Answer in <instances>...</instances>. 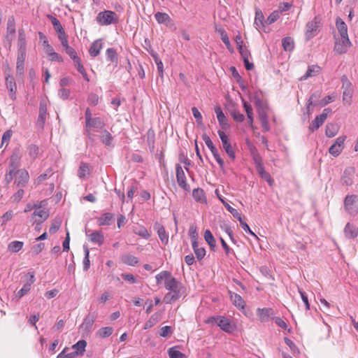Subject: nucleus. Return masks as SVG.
<instances>
[{
    "instance_id": "f257e3e1",
    "label": "nucleus",
    "mask_w": 358,
    "mask_h": 358,
    "mask_svg": "<svg viewBox=\"0 0 358 358\" xmlns=\"http://www.w3.org/2000/svg\"><path fill=\"white\" fill-rule=\"evenodd\" d=\"M165 287L170 291L164 297V301L166 303H171L180 298V289L182 285L176 278H170L165 282Z\"/></svg>"
},
{
    "instance_id": "f03ea898",
    "label": "nucleus",
    "mask_w": 358,
    "mask_h": 358,
    "mask_svg": "<svg viewBox=\"0 0 358 358\" xmlns=\"http://www.w3.org/2000/svg\"><path fill=\"white\" fill-rule=\"evenodd\" d=\"M208 324L215 323L222 331L227 333H231L236 329V326L233 324L229 319L224 316H213L206 320Z\"/></svg>"
},
{
    "instance_id": "7ed1b4c3",
    "label": "nucleus",
    "mask_w": 358,
    "mask_h": 358,
    "mask_svg": "<svg viewBox=\"0 0 358 358\" xmlns=\"http://www.w3.org/2000/svg\"><path fill=\"white\" fill-rule=\"evenodd\" d=\"M96 20L101 25H109L117 23L118 18L115 12L112 10H104L98 13Z\"/></svg>"
},
{
    "instance_id": "20e7f679",
    "label": "nucleus",
    "mask_w": 358,
    "mask_h": 358,
    "mask_svg": "<svg viewBox=\"0 0 358 358\" xmlns=\"http://www.w3.org/2000/svg\"><path fill=\"white\" fill-rule=\"evenodd\" d=\"M105 124L100 117H93L88 122H85V134L87 136L90 141H94V135L92 134L91 128L102 129Z\"/></svg>"
},
{
    "instance_id": "39448f33",
    "label": "nucleus",
    "mask_w": 358,
    "mask_h": 358,
    "mask_svg": "<svg viewBox=\"0 0 358 358\" xmlns=\"http://www.w3.org/2000/svg\"><path fill=\"white\" fill-rule=\"evenodd\" d=\"M344 207L349 214L357 215L358 213V196L347 195L344 200Z\"/></svg>"
},
{
    "instance_id": "423d86ee",
    "label": "nucleus",
    "mask_w": 358,
    "mask_h": 358,
    "mask_svg": "<svg viewBox=\"0 0 358 358\" xmlns=\"http://www.w3.org/2000/svg\"><path fill=\"white\" fill-rule=\"evenodd\" d=\"M22 157V150L19 147L13 149L12 154L9 159L8 168L13 171H17L21 166V159Z\"/></svg>"
},
{
    "instance_id": "0eeeda50",
    "label": "nucleus",
    "mask_w": 358,
    "mask_h": 358,
    "mask_svg": "<svg viewBox=\"0 0 358 358\" xmlns=\"http://www.w3.org/2000/svg\"><path fill=\"white\" fill-rule=\"evenodd\" d=\"M29 180V175L25 169H20L16 171L15 173L14 184L17 187L24 188L27 186Z\"/></svg>"
},
{
    "instance_id": "6e6552de",
    "label": "nucleus",
    "mask_w": 358,
    "mask_h": 358,
    "mask_svg": "<svg viewBox=\"0 0 358 358\" xmlns=\"http://www.w3.org/2000/svg\"><path fill=\"white\" fill-rule=\"evenodd\" d=\"M321 22V17L317 15L315 16L313 20L308 22L306 24V40H310L317 35L318 24Z\"/></svg>"
},
{
    "instance_id": "1a4fd4ad",
    "label": "nucleus",
    "mask_w": 358,
    "mask_h": 358,
    "mask_svg": "<svg viewBox=\"0 0 358 358\" xmlns=\"http://www.w3.org/2000/svg\"><path fill=\"white\" fill-rule=\"evenodd\" d=\"M155 18L159 24H164L166 27L175 30L176 29L173 20L166 13L157 12Z\"/></svg>"
},
{
    "instance_id": "9d476101",
    "label": "nucleus",
    "mask_w": 358,
    "mask_h": 358,
    "mask_svg": "<svg viewBox=\"0 0 358 358\" xmlns=\"http://www.w3.org/2000/svg\"><path fill=\"white\" fill-rule=\"evenodd\" d=\"M217 133L221 139L223 148L225 150L226 153L231 159H234L236 157L235 152L231 145V143L229 141L227 136L225 134L224 131L221 130H219Z\"/></svg>"
},
{
    "instance_id": "9b49d317",
    "label": "nucleus",
    "mask_w": 358,
    "mask_h": 358,
    "mask_svg": "<svg viewBox=\"0 0 358 358\" xmlns=\"http://www.w3.org/2000/svg\"><path fill=\"white\" fill-rule=\"evenodd\" d=\"M176 180L178 184V186L185 191H189L190 187L189 185L187 183L186 176L185 172L180 166V164H177L176 165Z\"/></svg>"
},
{
    "instance_id": "f8f14e48",
    "label": "nucleus",
    "mask_w": 358,
    "mask_h": 358,
    "mask_svg": "<svg viewBox=\"0 0 358 358\" xmlns=\"http://www.w3.org/2000/svg\"><path fill=\"white\" fill-rule=\"evenodd\" d=\"M352 45L349 37L341 38V40H336L334 45V51L339 55L345 53L348 49Z\"/></svg>"
},
{
    "instance_id": "ddd939ff",
    "label": "nucleus",
    "mask_w": 358,
    "mask_h": 358,
    "mask_svg": "<svg viewBox=\"0 0 358 358\" xmlns=\"http://www.w3.org/2000/svg\"><path fill=\"white\" fill-rule=\"evenodd\" d=\"M355 169L352 167L346 168L341 176V181L343 185L350 186L353 183Z\"/></svg>"
},
{
    "instance_id": "4468645a",
    "label": "nucleus",
    "mask_w": 358,
    "mask_h": 358,
    "mask_svg": "<svg viewBox=\"0 0 358 358\" xmlns=\"http://www.w3.org/2000/svg\"><path fill=\"white\" fill-rule=\"evenodd\" d=\"M238 50L243 60L245 69L248 71L252 70L254 68V64L249 62V57L251 55L250 51L245 47H243V46L238 47Z\"/></svg>"
},
{
    "instance_id": "2eb2a0df",
    "label": "nucleus",
    "mask_w": 358,
    "mask_h": 358,
    "mask_svg": "<svg viewBox=\"0 0 358 358\" xmlns=\"http://www.w3.org/2000/svg\"><path fill=\"white\" fill-rule=\"evenodd\" d=\"M257 315L262 322H267L274 315V311L271 308H258Z\"/></svg>"
},
{
    "instance_id": "dca6fc26",
    "label": "nucleus",
    "mask_w": 358,
    "mask_h": 358,
    "mask_svg": "<svg viewBox=\"0 0 358 358\" xmlns=\"http://www.w3.org/2000/svg\"><path fill=\"white\" fill-rule=\"evenodd\" d=\"M6 85L9 91L10 99L14 100L15 99L17 86L14 78L8 73L6 76Z\"/></svg>"
},
{
    "instance_id": "f3484780",
    "label": "nucleus",
    "mask_w": 358,
    "mask_h": 358,
    "mask_svg": "<svg viewBox=\"0 0 358 358\" xmlns=\"http://www.w3.org/2000/svg\"><path fill=\"white\" fill-rule=\"evenodd\" d=\"M256 169L258 174L260 177L266 180L269 185H272L273 183V180L272 179L271 175L265 171L264 167L260 162H256Z\"/></svg>"
},
{
    "instance_id": "a211bd4d",
    "label": "nucleus",
    "mask_w": 358,
    "mask_h": 358,
    "mask_svg": "<svg viewBox=\"0 0 358 358\" xmlns=\"http://www.w3.org/2000/svg\"><path fill=\"white\" fill-rule=\"evenodd\" d=\"M154 229L157 231L161 241L164 244H167L169 241V235L166 232L164 226L159 222H156L154 224Z\"/></svg>"
},
{
    "instance_id": "6ab92c4d",
    "label": "nucleus",
    "mask_w": 358,
    "mask_h": 358,
    "mask_svg": "<svg viewBox=\"0 0 358 358\" xmlns=\"http://www.w3.org/2000/svg\"><path fill=\"white\" fill-rule=\"evenodd\" d=\"M90 232L87 231L86 235L89 237V240L94 243L97 244L98 245H101L104 242V236L103 233L100 231H95L92 232L91 234H88Z\"/></svg>"
},
{
    "instance_id": "aec40b11",
    "label": "nucleus",
    "mask_w": 358,
    "mask_h": 358,
    "mask_svg": "<svg viewBox=\"0 0 358 358\" xmlns=\"http://www.w3.org/2000/svg\"><path fill=\"white\" fill-rule=\"evenodd\" d=\"M321 72V68L317 65H311L308 67L306 73L301 77L300 80H305L309 78L315 77Z\"/></svg>"
},
{
    "instance_id": "412c9836",
    "label": "nucleus",
    "mask_w": 358,
    "mask_h": 358,
    "mask_svg": "<svg viewBox=\"0 0 358 358\" xmlns=\"http://www.w3.org/2000/svg\"><path fill=\"white\" fill-rule=\"evenodd\" d=\"M215 112L217 115V118L221 127L223 129L229 128V124L227 122V119L225 117L224 113L222 112L221 108L220 106L215 107Z\"/></svg>"
},
{
    "instance_id": "4be33fe9",
    "label": "nucleus",
    "mask_w": 358,
    "mask_h": 358,
    "mask_svg": "<svg viewBox=\"0 0 358 358\" xmlns=\"http://www.w3.org/2000/svg\"><path fill=\"white\" fill-rule=\"evenodd\" d=\"M336 26L341 38L348 37V27L345 22L341 18H336Z\"/></svg>"
},
{
    "instance_id": "5701e85b",
    "label": "nucleus",
    "mask_w": 358,
    "mask_h": 358,
    "mask_svg": "<svg viewBox=\"0 0 358 358\" xmlns=\"http://www.w3.org/2000/svg\"><path fill=\"white\" fill-rule=\"evenodd\" d=\"M103 43L101 40H96L94 41L90 48L89 53L90 56L95 57L98 56L100 53L101 50L102 49Z\"/></svg>"
},
{
    "instance_id": "b1692460",
    "label": "nucleus",
    "mask_w": 358,
    "mask_h": 358,
    "mask_svg": "<svg viewBox=\"0 0 358 358\" xmlns=\"http://www.w3.org/2000/svg\"><path fill=\"white\" fill-rule=\"evenodd\" d=\"M229 293L233 304L238 308L243 309L245 306V302L242 299V297L238 294H232L231 292Z\"/></svg>"
},
{
    "instance_id": "393cba45",
    "label": "nucleus",
    "mask_w": 358,
    "mask_h": 358,
    "mask_svg": "<svg viewBox=\"0 0 358 358\" xmlns=\"http://www.w3.org/2000/svg\"><path fill=\"white\" fill-rule=\"evenodd\" d=\"M101 142L106 145L108 147H113V136L109 133V131L106 129H104L101 131Z\"/></svg>"
},
{
    "instance_id": "a878e982",
    "label": "nucleus",
    "mask_w": 358,
    "mask_h": 358,
    "mask_svg": "<svg viewBox=\"0 0 358 358\" xmlns=\"http://www.w3.org/2000/svg\"><path fill=\"white\" fill-rule=\"evenodd\" d=\"M344 234L348 238H354L358 234V229L355 226L348 223L344 229Z\"/></svg>"
},
{
    "instance_id": "bb28decb",
    "label": "nucleus",
    "mask_w": 358,
    "mask_h": 358,
    "mask_svg": "<svg viewBox=\"0 0 358 358\" xmlns=\"http://www.w3.org/2000/svg\"><path fill=\"white\" fill-rule=\"evenodd\" d=\"M87 342L85 340H80L76 344L72 345L74 352H78V356L83 355L85 351Z\"/></svg>"
},
{
    "instance_id": "cd10ccee",
    "label": "nucleus",
    "mask_w": 358,
    "mask_h": 358,
    "mask_svg": "<svg viewBox=\"0 0 358 358\" xmlns=\"http://www.w3.org/2000/svg\"><path fill=\"white\" fill-rule=\"evenodd\" d=\"M33 216H37L39 217L38 220H36V222L38 224H40L48 217L49 214L48 211L38 208L34 210Z\"/></svg>"
},
{
    "instance_id": "c85d7f7f",
    "label": "nucleus",
    "mask_w": 358,
    "mask_h": 358,
    "mask_svg": "<svg viewBox=\"0 0 358 358\" xmlns=\"http://www.w3.org/2000/svg\"><path fill=\"white\" fill-rule=\"evenodd\" d=\"M259 120L264 131H267L269 130L268 121L267 118V114L265 110L258 112Z\"/></svg>"
},
{
    "instance_id": "c756f323",
    "label": "nucleus",
    "mask_w": 358,
    "mask_h": 358,
    "mask_svg": "<svg viewBox=\"0 0 358 358\" xmlns=\"http://www.w3.org/2000/svg\"><path fill=\"white\" fill-rule=\"evenodd\" d=\"M122 262L129 266H135L138 264V258L132 255L126 254L122 256Z\"/></svg>"
},
{
    "instance_id": "7c9ffc66",
    "label": "nucleus",
    "mask_w": 358,
    "mask_h": 358,
    "mask_svg": "<svg viewBox=\"0 0 358 358\" xmlns=\"http://www.w3.org/2000/svg\"><path fill=\"white\" fill-rule=\"evenodd\" d=\"M113 332V328L111 327H102L96 332V336L101 338L109 337Z\"/></svg>"
},
{
    "instance_id": "2f4dec72",
    "label": "nucleus",
    "mask_w": 358,
    "mask_h": 358,
    "mask_svg": "<svg viewBox=\"0 0 358 358\" xmlns=\"http://www.w3.org/2000/svg\"><path fill=\"white\" fill-rule=\"evenodd\" d=\"M264 17L260 10H257L255 13V24L259 29L265 27Z\"/></svg>"
},
{
    "instance_id": "473e14b6",
    "label": "nucleus",
    "mask_w": 358,
    "mask_h": 358,
    "mask_svg": "<svg viewBox=\"0 0 358 358\" xmlns=\"http://www.w3.org/2000/svg\"><path fill=\"white\" fill-rule=\"evenodd\" d=\"M27 152L32 160H35L39 155V148L35 144H30L27 146Z\"/></svg>"
},
{
    "instance_id": "72a5a7b5",
    "label": "nucleus",
    "mask_w": 358,
    "mask_h": 358,
    "mask_svg": "<svg viewBox=\"0 0 358 358\" xmlns=\"http://www.w3.org/2000/svg\"><path fill=\"white\" fill-rule=\"evenodd\" d=\"M23 242L18 241H14L10 242L8 245V250L10 252H17L20 251L22 247H23Z\"/></svg>"
},
{
    "instance_id": "f704fd0d",
    "label": "nucleus",
    "mask_w": 358,
    "mask_h": 358,
    "mask_svg": "<svg viewBox=\"0 0 358 358\" xmlns=\"http://www.w3.org/2000/svg\"><path fill=\"white\" fill-rule=\"evenodd\" d=\"M18 50H26V36L23 29L18 31Z\"/></svg>"
},
{
    "instance_id": "c9c22d12",
    "label": "nucleus",
    "mask_w": 358,
    "mask_h": 358,
    "mask_svg": "<svg viewBox=\"0 0 358 358\" xmlns=\"http://www.w3.org/2000/svg\"><path fill=\"white\" fill-rule=\"evenodd\" d=\"M90 174V167L87 163L81 162L78 171V176L80 178H85Z\"/></svg>"
},
{
    "instance_id": "e433bc0d",
    "label": "nucleus",
    "mask_w": 358,
    "mask_h": 358,
    "mask_svg": "<svg viewBox=\"0 0 358 358\" xmlns=\"http://www.w3.org/2000/svg\"><path fill=\"white\" fill-rule=\"evenodd\" d=\"M159 320H160L159 315L158 313L153 314L152 315H151L150 319L145 322V326H144V329H150V328L152 327Z\"/></svg>"
},
{
    "instance_id": "4c0bfd02",
    "label": "nucleus",
    "mask_w": 358,
    "mask_h": 358,
    "mask_svg": "<svg viewBox=\"0 0 358 358\" xmlns=\"http://www.w3.org/2000/svg\"><path fill=\"white\" fill-rule=\"evenodd\" d=\"M192 196L195 201L199 202H203L206 201L204 192L201 188L194 189L192 192Z\"/></svg>"
},
{
    "instance_id": "58836bf2",
    "label": "nucleus",
    "mask_w": 358,
    "mask_h": 358,
    "mask_svg": "<svg viewBox=\"0 0 358 358\" xmlns=\"http://www.w3.org/2000/svg\"><path fill=\"white\" fill-rule=\"evenodd\" d=\"M219 199L222 201V203L224 204V207L227 208V210L232 214V215L236 218L240 219L241 217V214L238 212V210L234 208H232L227 202H226L222 197L218 196Z\"/></svg>"
},
{
    "instance_id": "ea45409f",
    "label": "nucleus",
    "mask_w": 358,
    "mask_h": 358,
    "mask_svg": "<svg viewBox=\"0 0 358 358\" xmlns=\"http://www.w3.org/2000/svg\"><path fill=\"white\" fill-rule=\"evenodd\" d=\"M113 218V214L110 213H106L99 219V224L100 226L110 225V221Z\"/></svg>"
},
{
    "instance_id": "a19ab883",
    "label": "nucleus",
    "mask_w": 358,
    "mask_h": 358,
    "mask_svg": "<svg viewBox=\"0 0 358 358\" xmlns=\"http://www.w3.org/2000/svg\"><path fill=\"white\" fill-rule=\"evenodd\" d=\"M282 45L285 51H292L294 48V41L291 37H285L282 41Z\"/></svg>"
},
{
    "instance_id": "79ce46f5",
    "label": "nucleus",
    "mask_w": 358,
    "mask_h": 358,
    "mask_svg": "<svg viewBox=\"0 0 358 358\" xmlns=\"http://www.w3.org/2000/svg\"><path fill=\"white\" fill-rule=\"evenodd\" d=\"M49 18L51 20V22L54 27L55 30L58 33V35L65 32L59 20L57 18L52 15L49 16Z\"/></svg>"
},
{
    "instance_id": "37998d69",
    "label": "nucleus",
    "mask_w": 358,
    "mask_h": 358,
    "mask_svg": "<svg viewBox=\"0 0 358 358\" xmlns=\"http://www.w3.org/2000/svg\"><path fill=\"white\" fill-rule=\"evenodd\" d=\"M253 101H254L255 107L257 108V112H259V110H265L264 103L257 92L255 93V94L253 96Z\"/></svg>"
},
{
    "instance_id": "c03bdc74",
    "label": "nucleus",
    "mask_w": 358,
    "mask_h": 358,
    "mask_svg": "<svg viewBox=\"0 0 358 358\" xmlns=\"http://www.w3.org/2000/svg\"><path fill=\"white\" fill-rule=\"evenodd\" d=\"M6 33L15 34V21L13 15H10L8 18Z\"/></svg>"
},
{
    "instance_id": "a18cd8bd",
    "label": "nucleus",
    "mask_w": 358,
    "mask_h": 358,
    "mask_svg": "<svg viewBox=\"0 0 358 358\" xmlns=\"http://www.w3.org/2000/svg\"><path fill=\"white\" fill-rule=\"evenodd\" d=\"M107 59L112 63L117 62V54L116 50L113 48H109L106 50Z\"/></svg>"
},
{
    "instance_id": "49530a36",
    "label": "nucleus",
    "mask_w": 358,
    "mask_h": 358,
    "mask_svg": "<svg viewBox=\"0 0 358 358\" xmlns=\"http://www.w3.org/2000/svg\"><path fill=\"white\" fill-rule=\"evenodd\" d=\"M156 281L157 284H159L162 280H166V282L168 281L170 278H173V277H171V272L168 271H164L160 272L156 275Z\"/></svg>"
},
{
    "instance_id": "de8ad7c7",
    "label": "nucleus",
    "mask_w": 358,
    "mask_h": 358,
    "mask_svg": "<svg viewBox=\"0 0 358 358\" xmlns=\"http://www.w3.org/2000/svg\"><path fill=\"white\" fill-rule=\"evenodd\" d=\"M168 354L170 358H186L185 355L177 350L176 347L169 348Z\"/></svg>"
},
{
    "instance_id": "09e8293b",
    "label": "nucleus",
    "mask_w": 358,
    "mask_h": 358,
    "mask_svg": "<svg viewBox=\"0 0 358 358\" xmlns=\"http://www.w3.org/2000/svg\"><path fill=\"white\" fill-rule=\"evenodd\" d=\"M84 252H85V257L83 259V270L87 271L90 266V251L87 246H83Z\"/></svg>"
},
{
    "instance_id": "8fccbe9b",
    "label": "nucleus",
    "mask_w": 358,
    "mask_h": 358,
    "mask_svg": "<svg viewBox=\"0 0 358 358\" xmlns=\"http://www.w3.org/2000/svg\"><path fill=\"white\" fill-rule=\"evenodd\" d=\"M202 139L205 142L206 146L210 149L212 154L218 151L208 135L203 134Z\"/></svg>"
},
{
    "instance_id": "3c124183",
    "label": "nucleus",
    "mask_w": 358,
    "mask_h": 358,
    "mask_svg": "<svg viewBox=\"0 0 358 358\" xmlns=\"http://www.w3.org/2000/svg\"><path fill=\"white\" fill-rule=\"evenodd\" d=\"M134 232L136 235H138L139 236H141L146 239H148L150 236V234L148 233L147 229L144 227H139L135 228L134 229Z\"/></svg>"
},
{
    "instance_id": "603ef678",
    "label": "nucleus",
    "mask_w": 358,
    "mask_h": 358,
    "mask_svg": "<svg viewBox=\"0 0 358 358\" xmlns=\"http://www.w3.org/2000/svg\"><path fill=\"white\" fill-rule=\"evenodd\" d=\"M230 115L232 116L234 120L237 122H242L245 120V116L243 114L241 113L236 109H232L229 111Z\"/></svg>"
},
{
    "instance_id": "864d4df0",
    "label": "nucleus",
    "mask_w": 358,
    "mask_h": 358,
    "mask_svg": "<svg viewBox=\"0 0 358 358\" xmlns=\"http://www.w3.org/2000/svg\"><path fill=\"white\" fill-rule=\"evenodd\" d=\"M352 96V89H345L343 92V101L345 104L350 105L351 103V98Z\"/></svg>"
},
{
    "instance_id": "5fc2aeb1",
    "label": "nucleus",
    "mask_w": 358,
    "mask_h": 358,
    "mask_svg": "<svg viewBox=\"0 0 358 358\" xmlns=\"http://www.w3.org/2000/svg\"><path fill=\"white\" fill-rule=\"evenodd\" d=\"M75 66L76 67L77 69V71L81 73V75L83 76V78L87 81V82H89L90 81V78L85 70V68L83 66V65L81 64V62L80 60L77 62L76 63L74 64Z\"/></svg>"
},
{
    "instance_id": "6e6d98bb",
    "label": "nucleus",
    "mask_w": 358,
    "mask_h": 358,
    "mask_svg": "<svg viewBox=\"0 0 358 358\" xmlns=\"http://www.w3.org/2000/svg\"><path fill=\"white\" fill-rule=\"evenodd\" d=\"M280 17V12L275 10L270 14L267 19L264 21L266 24H271L275 22Z\"/></svg>"
},
{
    "instance_id": "4d7b16f0",
    "label": "nucleus",
    "mask_w": 358,
    "mask_h": 358,
    "mask_svg": "<svg viewBox=\"0 0 358 358\" xmlns=\"http://www.w3.org/2000/svg\"><path fill=\"white\" fill-rule=\"evenodd\" d=\"M64 50L66 53L73 59L74 64L80 60L76 51L72 47L69 46Z\"/></svg>"
},
{
    "instance_id": "13d9d810",
    "label": "nucleus",
    "mask_w": 358,
    "mask_h": 358,
    "mask_svg": "<svg viewBox=\"0 0 358 358\" xmlns=\"http://www.w3.org/2000/svg\"><path fill=\"white\" fill-rule=\"evenodd\" d=\"M147 136H148V139H147L148 144L150 146L151 151H153L155 149V148H154V143H155L154 131L152 129H149L148 131Z\"/></svg>"
},
{
    "instance_id": "bf43d9fd",
    "label": "nucleus",
    "mask_w": 358,
    "mask_h": 358,
    "mask_svg": "<svg viewBox=\"0 0 358 358\" xmlns=\"http://www.w3.org/2000/svg\"><path fill=\"white\" fill-rule=\"evenodd\" d=\"M47 114V108L46 106L42 103H40L39 107V115H38V121H41V122H44L45 120V117Z\"/></svg>"
},
{
    "instance_id": "052dcab7",
    "label": "nucleus",
    "mask_w": 358,
    "mask_h": 358,
    "mask_svg": "<svg viewBox=\"0 0 358 358\" xmlns=\"http://www.w3.org/2000/svg\"><path fill=\"white\" fill-rule=\"evenodd\" d=\"M13 216V212L12 210H8L6 212L0 219V223L1 225H5L7 222L10 220Z\"/></svg>"
},
{
    "instance_id": "680f3d73",
    "label": "nucleus",
    "mask_w": 358,
    "mask_h": 358,
    "mask_svg": "<svg viewBox=\"0 0 358 358\" xmlns=\"http://www.w3.org/2000/svg\"><path fill=\"white\" fill-rule=\"evenodd\" d=\"M230 71L232 74V76L236 80L237 83L240 84L241 87L243 89L244 86L242 85L243 80L240 74L238 73V71L236 70V67L231 66L230 67Z\"/></svg>"
},
{
    "instance_id": "e2e57ef3",
    "label": "nucleus",
    "mask_w": 358,
    "mask_h": 358,
    "mask_svg": "<svg viewBox=\"0 0 358 358\" xmlns=\"http://www.w3.org/2000/svg\"><path fill=\"white\" fill-rule=\"evenodd\" d=\"M30 289L31 286H29V284L25 283L23 285L22 288L17 292V293L16 294V296L18 297L19 299L22 298L30 291Z\"/></svg>"
},
{
    "instance_id": "0e129e2a",
    "label": "nucleus",
    "mask_w": 358,
    "mask_h": 358,
    "mask_svg": "<svg viewBox=\"0 0 358 358\" xmlns=\"http://www.w3.org/2000/svg\"><path fill=\"white\" fill-rule=\"evenodd\" d=\"M94 323V318L88 315L84 320V322L83 323V325L85 326L86 329H90Z\"/></svg>"
},
{
    "instance_id": "69168bd1",
    "label": "nucleus",
    "mask_w": 358,
    "mask_h": 358,
    "mask_svg": "<svg viewBox=\"0 0 358 358\" xmlns=\"http://www.w3.org/2000/svg\"><path fill=\"white\" fill-rule=\"evenodd\" d=\"M325 132H326V135L328 137L334 136L336 134V128L335 125H334L332 124H328L326 126V131Z\"/></svg>"
},
{
    "instance_id": "338daca9",
    "label": "nucleus",
    "mask_w": 358,
    "mask_h": 358,
    "mask_svg": "<svg viewBox=\"0 0 358 358\" xmlns=\"http://www.w3.org/2000/svg\"><path fill=\"white\" fill-rule=\"evenodd\" d=\"M19 189L12 196L11 199H13V202L18 203L23 197L24 192L23 190V188L18 187Z\"/></svg>"
},
{
    "instance_id": "774afa93",
    "label": "nucleus",
    "mask_w": 358,
    "mask_h": 358,
    "mask_svg": "<svg viewBox=\"0 0 358 358\" xmlns=\"http://www.w3.org/2000/svg\"><path fill=\"white\" fill-rule=\"evenodd\" d=\"M343 149L334 143L329 148V152L334 157H337L342 152Z\"/></svg>"
}]
</instances>
